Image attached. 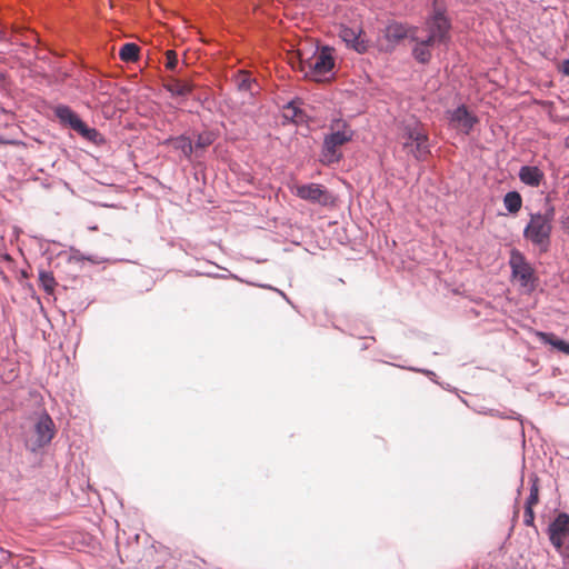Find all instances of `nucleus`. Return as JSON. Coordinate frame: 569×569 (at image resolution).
Masks as SVG:
<instances>
[{
	"label": "nucleus",
	"instance_id": "obj_1",
	"mask_svg": "<svg viewBox=\"0 0 569 569\" xmlns=\"http://www.w3.org/2000/svg\"><path fill=\"white\" fill-rule=\"evenodd\" d=\"M333 126L338 129L325 136L321 147L320 162L325 166L339 163L343 158L339 148L350 142L355 136V131L345 120L336 119L331 127Z\"/></svg>",
	"mask_w": 569,
	"mask_h": 569
},
{
	"label": "nucleus",
	"instance_id": "obj_2",
	"mask_svg": "<svg viewBox=\"0 0 569 569\" xmlns=\"http://www.w3.org/2000/svg\"><path fill=\"white\" fill-rule=\"evenodd\" d=\"M401 138L403 150L412 154L417 161H425L431 153L429 136L419 124H407Z\"/></svg>",
	"mask_w": 569,
	"mask_h": 569
},
{
	"label": "nucleus",
	"instance_id": "obj_3",
	"mask_svg": "<svg viewBox=\"0 0 569 569\" xmlns=\"http://www.w3.org/2000/svg\"><path fill=\"white\" fill-rule=\"evenodd\" d=\"M551 232L552 224L538 212L530 214V220L523 229V237L538 247L541 253H546L550 248Z\"/></svg>",
	"mask_w": 569,
	"mask_h": 569
},
{
	"label": "nucleus",
	"instance_id": "obj_4",
	"mask_svg": "<svg viewBox=\"0 0 569 569\" xmlns=\"http://www.w3.org/2000/svg\"><path fill=\"white\" fill-rule=\"evenodd\" d=\"M509 267L511 269V278L526 290H533L537 277L532 264L527 260L526 256L518 249L510 251Z\"/></svg>",
	"mask_w": 569,
	"mask_h": 569
},
{
	"label": "nucleus",
	"instance_id": "obj_5",
	"mask_svg": "<svg viewBox=\"0 0 569 569\" xmlns=\"http://www.w3.org/2000/svg\"><path fill=\"white\" fill-rule=\"evenodd\" d=\"M446 119L451 129L466 136L470 134L479 122L477 114L471 112L463 103L455 109L446 110Z\"/></svg>",
	"mask_w": 569,
	"mask_h": 569
},
{
	"label": "nucleus",
	"instance_id": "obj_6",
	"mask_svg": "<svg viewBox=\"0 0 569 569\" xmlns=\"http://www.w3.org/2000/svg\"><path fill=\"white\" fill-rule=\"evenodd\" d=\"M425 24L427 32L437 37L440 43L447 44L450 41L451 21L446 14V8L432 10Z\"/></svg>",
	"mask_w": 569,
	"mask_h": 569
},
{
	"label": "nucleus",
	"instance_id": "obj_7",
	"mask_svg": "<svg viewBox=\"0 0 569 569\" xmlns=\"http://www.w3.org/2000/svg\"><path fill=\"white\" fill-rule=\"evenodd\" d=\"M335 67V59L330 52L329 47L322 48L315 61H309L305 64V76L315 81H321L322 77L330 72Z\"/></svg>",
	"mask_w": 569,
	"mask_h": 569
},
{
	"label": "nucleus",
	"instance_id": "obj_8",
	"mask_svg": "<svg viewBox=\"0 0 569 569\" xmlns=\"http://www.w3.org/2000/svg\"><path fill=\"white\" fill-rule=\"evenodd\" d=\"M548 536L551 545L560 553L565 555V542L569 537V515L560 512L549 525Z\"/></svg>",
	"mask_w": 569,
	"mask_h": 569
},
{
	"label": "nucleus",
	"instance_id": "obj_9",
	"mask_svg": "<svg viewBox=\"0 0 569 569\" xmlns=\"http://www.w3.org/2000/svg\"><path fill=\"white\" fill-rule=\"evenodd\" d=\"M297 197L320 206H328L332 203L333 197L331 192L319 183H306L297 187Z\"/></svg>",
	"mask_w": 569,
	"mask_h": 569
},
{
	"label": "nucleus",
	"instance_id": "obj_10",
	"mask_svg": "<svg viewBox=\"0 0 569 569\" xmlns=\"http://www.w3.org/2000/svg\"><path fill=\"white\" fill-rule=\"evenodd\" d=\"M417 27H410L399 21L393 20L389 22L383 30V37L388 42V50L392 51L407 38L410 40V36H413V32H417Z\"/></svg>",
	"mask_w": 569,
	"mask_h": 569
},
{
	"label": "nucleus",
	"instance_id": "obj_11",
	"mask_svg": "<svg viewBox=\"0 0 569 569\" xmlns=\"http://www.w3.org/2000/svg\"><path fill=\"white\" fill-rule=\"evenodd\" d=\"M34 432L37 438L33 450L46 447L53 439L56 435V426L52 418L47 412H43L38 418L34 425Z\"/></svg>",
	"mask_w": 569,
	"mask_h": 569
},
{
	"label": "nucleus",
	"instance_id": "obj_12",
	"mask_svg": "<svg viewBox=\"0 0 569 569\" xmlns=\"http://www.w3.org/2000/svg\"><path fill=\"white\" fill-rule=\"evenodd\" d=\"M362 29H355L348 26H341L339 31L340 39L346 46L358 53H365L369 49L368 41L361 38Z\"/></svg>",
	"mask_w": 569,
	"mask_h": 569
},
{
	"label": "nucleus",
	"instance_id": "obj_13",
	"mask_svg": "<svg viewBox=\"0 0 569 569\" xmlns=\"http://www.w3.org/2000/svg\"><path fill=\"white\" fill-rule=\"evenodd\" d=\"M303 101L301 98H295L288 101L282 107L283 123L302 124L308 121V116L301 106Z\"/></svg>",
	"mask_w": 569,
	"mask_h": 569
},
{
	"label": "nucleus",
	"instance_id": "obj_14",
	"mask_svg": "<svg viewBox=\"0 0 569 569\" xmlns=\"http://www.w3.org/2000/svg\"><path fill=\"white\" fill-rule=\"evenodd\" d=\"M163 144L171 146L174 150L180 151L181 156L188 161L192 160L193 142L190 137L186 134L169 137L163 141Z\"/></svg>",
	"mask_w": 569,
	"mask_h": 569
},
{
	"label": "nucleus",
	"instance_id": "obj_15",
	"mask_svg": "<svg viewBox=\"0 0 569 569\" xmlns=\"http://www.w3.org/2000/svg\"><path fill=\"white\" fill-rule=\"evenodd\" d=\"M519 179L526 186L537 188L545 178V173L537 166H522L519 170Z\"/></svg>",
	"mask_w": 569,
	"mask_h": 569
},
{
	"label": "nucleus",
	"instance_id": "obj_16",
	"mask_svg": "<svg viewBox=\"0 0 569 569\" xmlns=\"http://www.w3.org/2000/svg\"><path fill=\"white\" fill-rule=\"evenodd\" d=\"M53 113L62 126H67L72 130H74L79 122L82 120L79 114L67 104L56 106Z\"/></svg>",
	"mask_w": 569,
	"mask_h": 569
},
{
	"label": "nucleus",
	"instance_id": "obj_17",
	"mask_svg": "<svg viewBox=\"0 0 569 569\" xmlns=\"http://www.w3.org/2000/svg\"><path fill=\"white\" fill-rule=\"evenodd\" d=\"M163 88L171 97L184 98L193 91L194 86L190 81L171 78L163 84Z\"/></svg>",
	"mask_w": 569,
	"mask_h": 569
},
{
	"label": "nucleus",
	"instance_id": "obj_18",
	"mask_svg": "<svg viewBox=\"0 0 569 569\" xmlns=\"http://www.w3.org/2000/svg\"><path fill=\"white\" fill-rule=\"evenodd\" d=\"M74 131L78 134H80L84 140L96 146H101L102 143H104L103 136L96 128L89 127L83 120L79 122Z\"/></svg>",
	"mask_w": 569,
	"mask_h": 569
},
{
	"label": "nucleus",
	"instance_id": "obj_19",
	"mask_svg": "<svg viewBox=\"0 0 569 569\" xmlns=\"http://www.w3.org/2000/svg\"><path fill=\"white\" fill-rule=\"evenodd\" d=\"M540 341L545 345H549L557 349L558 351L569 356V342L558 338L555 333L551 332H538L537 333Z\"/></svg>",
	"mask_w": 569,
	"mask_h": 569
},
{
	"label": "nucleus",
	"instance_id": "obj_20",
	"mask_svg": "<svg viewBox=\"0 0 569 569\" xmlns=\"http://www.w3.org/2000/svg\"><path fill=\"white\" fill-rule=\"evenodd\" d=\"M503 204L509 213H518L522 207L521 194L516 190L507 192L503 197Z\"/></svg>",
	"mask_w": 569,
	"mask_h": 569
},
{
	"label": "nucleus",
	"instance_id": "obj_21",
	"mask_svg": "<svg viewBox=\"0 0 569 569\" xmlns=\"http://www.w3.org/2000/svg\"><path fill=\"white\" fill-rule=\"evenodd\" d=\"M140 48L133 42H127L121 46L119 57L124 62H134L139 59Z\"/></svg>",
	"mask_w": 569,
	"mask_h": 569
},
{
	"label": "nucleus",
	"instance_id": "obj_22",
	"mask_svg": "<svg viewBox=\"0 0 569 569\" xmlns=\"http://www.w3.org/2000/svg\"><path fill=\"white\" fill-rule=\"evenodd\" d=\"M415 46L411 50L413 59L420 64H428L432 58L431 50L426 48L419 42H413Z\"/></svg>",
	"mask_w": 569,
	"mask_h": 569
},
{
	"label": "nucleus",
	"instance_id": "obj_23",
	"mask_svg": "<svg viewBox=\"0 0 569 569\" xmlns=\"http://www.w3.org/2000/svg\"><path fill=\"white\" fill-rule=\"evenodd\" d=\"M530 482V493L526 500L525 506H529L530 508H533L536 503H538L539 500V486H538V478L535 475H531L529 478Z\"/></svg>",
	"mask_w": 569,
	"mask_h": 569
},
{
	"label": "nucleus",
	"instance_id": "obj_24",
	"mask_svg": "<svg viewBox=\"0 0 569 569\" xmlns=\"http://www.w3.org/2000/svg\"><path fill=\"white\" fill-rule=\"evenodd\" d=\"M416 33L417 32H413V36H410V41L419 42L422 46H425L426 48H428L429 50H431V48L436 44H441L440 40L429 32H428L427 37L423 39L419 38Z\"/></svg>",
	"mask_w": 569,
	"mask_h": 569
},
{
	"label": "nucleus",
	"instance_id": "obj_25",
	"mask_svg": "<svg viewBox=\"0 0 569 569\" xmlns=\"http://www.w3.org/2000/svg\"><path fill=\"white\" fill-rule=\"evenodd\" d=\"M213 142V138L210 133H199L196 141L193 142V153L197 154L199 149H206Z\"/></svg>",
	"mask_w": 569,
	"mask_h": 569
},
{
	"label": "nucleus",
	"instance_id": "obj_26",
	"mask_svg": "<svg viewBox=\"0 0 569 569\" xmlns=\"http://www.w3.org/2000/svg\"><path fill=\"white\" fill-rule=\"evenodd\" d=\"M254 82V79H252L250 74L241 73V76L237 80V87L240 91H251Z\"/></svg>",
	"mask_w": 569,
	"mask_h": 569
},
{
	"label": "nucleus",
	"instance_id": "obj_27",
	"mask_svg": "<svg viewBox=\"0 0 569 569\" xmlns=\"http://www.w3.org/2000/svg\"><path fill=\"white\" fill-rule=\"evenodd\" d=\"M166 68L170 71H176L178 66V54L173 50L166 52Z\"/></svg>",
	"mask_w": 569,
	"mask_h": 569
},
{
	"label": "nucleus",
	"instance_id": "obj_28",
	"mask_svg": "<svg viewBox=\"0 0 569 569\" xmlns=\"http://www.w3.org/2000/svg\"><path fill=\"white\" fill-rule=\"evenodd\" d=\"M533 522H535L533 508H530L529 506H525L523 523L526 526H533Z\"/></svg>",
	"mask_w": 569,
	"mask_h": 569
},
{
	"label": "nucleus",
	"instance_id": "obj_29",
	"mask_svg": "<svg viewBox=\"0 0 569 569\" xmlns=\"http://www.w3.org/2000/svg\"><path fill=\"white\" fill-rule=\"evenodd\" d=\"M40 279L43 281L46 290H49L50 284L54 283L53 277L48 272H41Z\"/></svg>",
	"mask_w": 569,
	"mask_h": 569
},
{
	"label": "nucleus",
	"instance_id": "obj_30",
	"mask_svg": "<svg viewBox=\"0 0 569 569\" xmlns=\"http://www.w3.org/2000/svg\"><path fill=\"white\" fill-rule=\"evenodd\" d=\"M408 369L411 370V371L421 372L425 376H427L428 378H430L432 381L437 382L436 381L437 375L433 371H431V370L418 369V368H415V367H409Z\"/></svg>",
	"mask_w": 569,
	"mask_h": 569
},
{
	"label": "nucleus",
	"instance_id": "obj_31",
	"mask_svg": "<svg viewBox=\"0 0 569 569\" xmlns=\"http://www.w3.org/2000/svg\"><path fill=\"white\" fill-rule=\"evenodd\" d=\"M541 217L543 219H548V222L552 224V220H553V217H555V208L553 207H549L545 213H541Z\"/></svg>",
	"mask_w": 569,
	"mask_h": 569
},
{
	"label": "nucleus",
	"instance_id": "obj_32",
	"mask_svg": "<svg viewBox=\"0 0 569 569\" xmlns=\"http://www.w3.org/2000/svg\"><path fill=\"white\" fill-rule=\"evenodd\" d=\"M82 259L83 260H88V261H90L93 264H99V263H102V262L106 261V259L100 258L98 256H87V257L83 256Z\"/></svg>",
	"mask_w": 569,
	"mask_h": 569
},
{
	"label": "nucleus",
	"instance_id": "obj_33",
	"mask_svg": "<svg viewBox=\"0 0 569 569\" xmlns=\"http://www.w3.org/2000/svg\"><path fill=\"white\" fill-rule=\"evenodd\" d=\"M559 71L569 77V59H565L559 67Z\"/></svg>",
	"mask_w": 569,
	"mask_h": 569
},
{
	"label": "nucleus",
	"instance_id": "obj_34",
	"mask_svg": "<svg viewBox=\"0 0 569 569\" xmlns=\"http://www.w3.org/2000/svg\"><path fill=\"white\" fill-rule=\"evenodd\" d=\"M441 0H432V10H436V8H442L441 6H439V2Z\"/></svg>",
	"mask_w": 569,
	"mask_h": 569
},
{
	"label": "nucleus",
	"instance_id": "obj_35",
	"mask_svg": "<svg viewBox=\"0 0 569 569\" xmlns=\"http://www.w3.org/2000/svg\"><path fill=\"white\" fill-rule=\"evenodd\" d=\"M4 80V74L0 71V82Z\"/></svg>",
	"mask_w": 569,
	"mask_h": 569
},
{
	"label": "nucleus",
	"instance_id": "obj_36",
	"mask_svg": "<svg viewBox=\"0 0 569 569\" xmlns=\"http://www.w3.org/2000/svg\"><path fill=\"white\" fill-rule=\"evenodd\" d=\"M367 348H368V345H366V343H363V345L361 346V349H362V350H365V349H367Z\"/></svg>",
	"mask_w": 569,
	"mask_h": 569
},
{
	"label": "nucleus",
	"instance_id": "obj_37",
	"mask_svg": "<svg viewBox=\"0 0 569 569\" xmlns=\"http://www.w3.org/2000/svg\"><path fill=\"white\" fill-rule=\"evenodd\" d=\"M279 292H280V295H281L283 298H286V299L288 300V298H287V296L284 295V292H281V291H279Z\"/></svg>",
	"mask_w": 569,
	"mask_h": 569
}]
</instances>
